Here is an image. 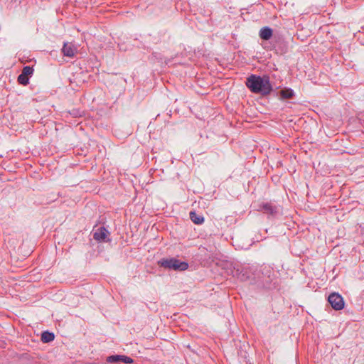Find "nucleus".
I'll return each mask as SVG.
<instances>
[{"instance_id":"f8f14e48","label":"nucleus","mask_w":364,"mask_h":364,"mask_svg":"<svg viewBox=\"0 0 364 364\" xmlns=\"http://www.w3.org/2000/svg\"><path fill=\"white\" fill-rule=\"evenodd\" d=\"M17 80H18V83L21 85H26L28 83V77L23 75L22 73H21L18 76Z\"/></svg>"},{"instance_id":"423d86ee","label":"nucleus","mask_w":364,"mask_h":364,"mask_svg":"<svg viewBox=\"0 0 364 364\" xmlns=\"http://www.w3.org/2000/svg\"><path fill=\"white\" fill-rule=\"evenodd\" d=\"M108 363H119L122 362L124 363H132L133 359L124 355H113L107 358Z\"/></svg>"},{"instance_id":"7ed1b4c3","label":"nucleus","mask_w":364,"mask_h":364,"mask_svg":"<svg viewBox=\"0 0 364 364\" xmlns=\"http://www.w3.org/2000/svg\"><path fill=\"white\" fill-rule=\"evenodd\" d=\"M328 301L331 307L336 311L341 310L344 308L345 303L343 298L338 293H331L328 297Z\"/></svg>"},{"instance_id":"39448f33","label":"nucleus","mask_w":364,"mask_h":364,"mask_svg":"<svg viewBox=\"0 0 364 364\" xmlns=\"http://www.w3.org/2000/svg\"><path fill=\"white\" fill-rule=\"evenodd\" d=\"M260 209L264 213L273 216L279 213V208L272 203H263L260 205Z\"/></svg>"},{"instance_id":"f03ea898","label":"nucleus","mask_w":364,"mask_h":364,"mask_svg":"<svg viewBox=\"0 0 364 364\" xmlns=\"http://www.w3.org/2000/svg\"><path fill=\"white\" fill-rule=\"evenodd\" d=\"M158 264L160 267L176 271H184L188 268V264L186 262H181L174 257L161 259Z\"/></svg>"},{"instance_id":"1a4fd4ad","label":"nucleus","mask_w":364,"mask_h":364,"mask_svg":"<svg viewBox=\"0 0 364 364\" xmlns=\"http://www.w3.org/2000/svg\"><path fill=\"white\" fill-rule=\"evenodd\" d=\"M190 218L192 220L193 223L197 225L202 224L204 221V218L198 214H197L196 212H191L190 213Z\"/></svg>"},{"instance_id":"ddd939ff","label":"nucleus","mask_w":364,"mask_h":364,"mask_svg":"<svg viewBox=\"0 0 364 364\" xmlns=\"http://www.w3.org/2000/svg\"><path fill=\"white\" fill-rule=\"evenodd\" d=\"M33 68L32 67H30V66H25L23 70H22V74L28 77V76H31L33 73Z\"/></svg>"},{"instance_id":"f257e3e1","label":"nucleus","mask_w":364,"mask_h":364,"mask_svg":"<svg viewBox=\"0 0 364 364\" xmlns=\"http://www.w3.org/2000/svg\"><path fill=\"white\" fill-rule=\"evenodd\" d=\"M246 86L253 93H258L262 95H267L272 90L269 77L267 75L261 77L256 75H251L247 79Z\"/></svg>"},{"instance_id":"20e7f679","label":"nucleus","mask_w":364,"mask_h":364,"mask_svg":"<svg viewBox=\"0 0 364 364\" xmlns=\"http://www.w3.org/2000/svg\"><path fill=\"white\" fill-rule=\"evenodd\" d=\"M109 232L105 227H100L93 230V238L99 242H107L109 241Z\"/></svg>"},{"instance_id":"0eeeda50","label":"nucleus","mask_w":364,"mask_h":364,"mask_svg":"<svg viewBox=\"0 0 364 364\" xmlns=\"http://www.w3.org/2000/svg\"><path fill=\"white\" fill-rule=\"evenodd\" d=\"M77 51L76 47L71 43H65L62 48V52L65 56L73 57Z\"/></svg>"},{"instance_id":"6e6552de","label":"nucleus","mask_w":364,"mask_h":364,"mask_svg":"<svg viewBox=\"0 0 364 364\" xmlns=\"http://www.w3.org/2000/svg\"><path fill=\"white\" fill-rule=\"evenodd\" d=\"M273 34V31L268 26L262 27L259 33V38L262 40H269Z\"/></svg>"},{"instance_id":"4468645a","label":"nucleus","mask_w":364,"mask_h":364,"mask_svg":"<svg viewBox=\"0 0 364 364\" xmlns=\"http://www.w3.org/2000/svg\"><path fill=\"white\" fill-rule=\"evenodd\" d=\"M70 114L73 115L74 117H77L81 116V112L79 109H73L71 111L68 112Z\"/></svg>"},{"instance_id":"9b49d317","label":"nucleus","mask_w":364,"mask_h":364,"mask_svg":"<svg viewBox=\"0 0 364 364\" xmlns=\"http://www.w3.org/2000/svg\"><path fill=\"white\" fill-rule=\"evenodd\" d=\"M282 99H290L294 96V91L291 89H284L280 91Z\"/></svg>"},{"instance_id":"9d476101","label":"nucleus","mask_w":364,"mask_h":364,"mask_svg":"<svg viewBox=\"0 0 364 364\" xmlns=\"http://www.w3.org/2000/svg\"><path fill=\"white\" fill-rule=\"evenodd\" d=\"M55 338L54 333L48 332V331H44L41 334V341L43 343H49L50 341H53Z\"/></svg>"}]
</instances>
